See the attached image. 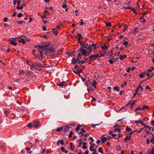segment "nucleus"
<instances>
[{"label":"nucleus","instance_id":"obj_58","mask_svg":"<svg viewBox=\"0 0 154 154\" xmlns=\"http://www.w3.org/2000/svg\"><path fill=\"white\" fill-rule=\"evenodd\" d=\"M119 127V125L118 124H116L114 127V128H116V127Z\"/></svg>","mask_w":154,"mask_h":154},{"label":"nucleus","instance_id":"obj_6","mask_svg":"<svg viewBox=\"0 0 154 154\" xmlns=\"http://www.w3.org/2000/svg\"><path fill=\"white\" fill-rule=\"evenodd\" d=\"M57 85L61 86V87L66 86H67V84L66 83V82L65 81H63L61 82H59Z\"/></svg>","mask_w":154,"mask_h":154},{"label":"nucleus","instance_id":"obj_64","mask_svg":"<svg viewBox=\"0 0 154 154\" xmlns=\"http://www.w3.org/2000/svg\"><path fill=\"white\" fill-rule=\"evenodd\" d=\"M151 124L154 126V120H153L152 121H151Z\"/></svg>","mask_w":154,"mask_h":154},{"label":"nucleus","instance_id":"obj_54","mask_svg":"<svg viewBox=\"0 0 154 154\" xmlns=\"http://www.w3.org/2000/svg\"><path fill=\"white\" fill-rule=\"evenodd\" d=\"M98 125V124H95V125H91V127L93 128H95V126L96 125Z\"/></svg>","mask_w":154,"mask_h":154},{"label":"nucleus","instance_id":"obj_5","mask_svg":"<svg viewBox=\"0 0 154 154\" xmlns=\"http://www.w3.org/2000/svg\"><path fill=\"white\" fill-rule=\"evenodd\" d=\"M72 125L71 124H69L67 125L64 129L63 131L64 133H66V132H67V131L69 130H70L71 128H72Z\"/></svg>","mask_w":154,"mask_h":154},{"label":"nucleus","instance_id":"obj_29","mask_svg":"<svg viewBox=\"0 0 154 154\" xmlns=\"http://www.w3.org/2000/svg\"><path fill=\"white\" fill-rule=\"evenodd\" d=\"M83 144L82 148L84 149L86 148L87 147V146H86V143L85 142H83Z\"/></svg>","mask_w":154,"mask_h":154},{"label":"nucleus","instance_id":"obj_23","mask_svg":"<svg viewBox=\"0 0 154 154\" xmlns=\"http://www.w3.org/2000/svg\"><path fill=\"white\" fill-rule=\"evenodd\" d=\"M81 127V126L80 125H79L77 126L75 129V131L76 132H78V131L80 129Z\"/></svg>","mask_w":154,"mask_h":154},{"label":"nucleus","instance_id":"obj_51","mask_svg":"<svg viewBox=\"0 0 154 154\" xmlns=\"http://www.w3.org/2000/svg\"><path fill=\"white\" fill-rule=\"evenodd\" d=\"M145 89H149L150 91H151V88H150V87H149L148 86H146V87H145Z\"/></svg>","mask_w":154,"mask_h":154},{"label":"nucleus","instance_id":"obj_10","mask_svg":"<svg viewBox=\"0 0 154 154\" xmlns=\"http://www.w3.org/2000/svg\"><path fill=\"white\" fill-rule=\"evenodd\" d=\"M16 39V38H13L12 39L10 40V43L13 45H16L17 43L15 42V39Z\"/></svg>","mask_w":154,"mask_h":154},{"label":"nucleus","instance_id":"obj_56","mask_svg":"<svg viewBox=\"0 0 154 154\" xmlns=\"http://www.w3.org/2000/svg\"><path fill=\"white\" fill-rule=\"evenodd\" d=\"M44 13L45 14H49V12L48 11H47L46 10H45Z\"/></svg>","mask_w":154,"mask_h":154},{"label":"nucleus","instance_id":"obj_43","mask_svg":"<svg viewBox=\"0 0 154 154\" xmlns=\"http://www.w3.org/2000/svg\"><path fill=\"white\" fill-rule=\"evenodd\" d=\"M114 131L116 132V131H118V132H119L120 131V129L119 128H116L114 130Z\"/></svg>","mask_w":154,"mask_h":154},{"label":"nucleus","instance_id":"obj_59","mask_svg":"<svg viewBox=\"0 0 154 154\" xmlns=\"http://www.w3.org/2000/svg\"><path fill=\"white\" fill-rule=\"evenodd\" d=\"M42 29L43 31H45L46 30V28L45 26H44L42 28Z\"/></svg>","mask_w":154,"mask_h":154},{"label":"nucleus","instance_id":"obj_28","mask_svg":"<svg viewBox=\"0 0 154 154\" xmlns=\"http://www.w3.org/2000/svg\"><path fill=\"white\" fill-rule=\"evenodd\" d=\"M125 130L127 131H130L131 130V129L128 126H127Z\"/></svg>","mask_w":154,"mask_h":154},{"label":"nucleus","instance_id":"obj_18","mask_svg":"<svg viewBox=\"0 0 154 154\" xmlns=\"http://www.w3.org/2000/svg\"><path fill=\"white\" fill-rule=\"evenodd\" d=\"M127 57V55L126 54H124L123 55H121L120 56L119 59L121 60H122L124 58H126Z\"/></svg>","mask_w":154,"mask_h":154},{"label":"nucleus","instance_id":"obj_7","mask_svg":"<svg viewBox=\"0 0 154 154\" xmlns=\"http://www.w3.org/2000/svg\"><path fill=\"white\" fill-rule=\"evenodd\" d=\"M144 119L143 120H140L138 121H134L135 123H139L143 126L145 125V124L144 123Z\"/></svg>","mask_w":154,"mask_h":154},{"label":"nucleus","instance_id":"obj_48","mask_svg":"<svg viewBox=\"0 0 154 154\" xmlns=\"http://www.w3.org/2000/svg\"><path fill=\"white\" fill-rule=\"evenodd\" d=\"M84 62V60H82L80 61L78 63L80 64H82Z\"/></svg>","mask_w":154,"mask_h":154},{"label":"nucleus","instance_id":"obj_52","mask_svg":"<svg viewBox=\"0 0 154 154\" xmlns=\"http://www.w3.org/2000/svg\"><path fill=\"white\" fill-rule=\"evenodd\" d=\"M146 143L148 144H149L150 143V140L148 139L146 140Z\"/></svg>","mask_w":154,"mask_h":154},{"label":"nucleus","instance_id":"obj_47","mask_svg":"<svg viewBox=\"0 0 154 154\" xmlns=\"http://www.w3.org/2000/svg\"><path fill=\"white\" fill-rule=\"evenodd\" d=\"M144 76H145V75H144V73H143V74H140L139 75V76L140 78H143V77H144Z\"/></svg>","mask_w":154,"mask_h":154},{"label":"nucleus","instance_id":"obj_40","mask_svg":"<svg viewBox=\"0 0 154 154\" xmlns=\"http://www.w3.org/2000/svg\"><path fill=\"white\" fill-rule=\"evenodd\" d=\"M81 22H80V23L81 26L83 25L84 24V23L83 22V20L81 19L80 20Z\"/></svg>","mask_w":154,"mask_h":154},{"label":"nucleus","instance_id":"obj_57","mask_svg":"<svg viewBox=\"0 0 154 154\" xmlns=\"http://www.w3.org/2000/svg\"><path fill=\"white\" fill-rule=\"evenodd\" d=\"M7 17H5L4 18V19H3V21L5 22H6L7 21Z\"/></svg>","mask_w":154,"mask_h":154},{"label":"nucleus","instance_id":"obj_13","mask_svg":"<svg viewBox=\"0 0 154 154\" xmlns=\"http://www.w3.org/2000/svg\"><path fill=\"white\" fill-rule=\"evenodd\" d=\"M135 101H131L129 102V103L126 105V106L127 105H129L130 106L132 107L133 106L134 104L135 103Z\"/></svg>","mask_w":154,"mask_h":154},{"label":"nucleus","instance_id":"obj_53","mask_svg":"<svg viewBox=\"0 0 154 154\" xmlns=\"http://www.w3.org/2000/svg\"><path fill=\"white\" fill-rule=\"evenodd\" d=\"M137 28H135L134 31V33H137L138 32L137 31Z\"/></svg>","mask_w":154,"mask_h":154},{"label":"nucleus","instance_id":"obj_31","mask_svg":"<svg viewBox=\"0 0 154 154\" xmlns=\"http://www.w3.org/2000/svg\"><path fill=\"white\" fill-rule=\"evenodd\" d=\"M154 69V67H152L150 69H149L148 70V71L149 72H151Z\"/></svg>","mask_w":154,"mask_h":154},{"label":"nucleus","instance_id":"obj_46","mask_svg":"<svg viewBox=\"0 0 154 154\" xmlns=\"http://www.w3.org/2000/svg\"><path fill=\"white\" fill-rule=\"evenodd\" d=\"M23 23H25V22L23 21H19L17 23L18 24H22Z\"/></svg>","mask_w":154,"mask_h":154},{"label":"nucleus","instance_id":"obj_21","mask_svg":"<svg viewBox=\"0 0 154 154\" xmlns=\"http://www.w3.org/2000/svg\"><path fill=\"white\" fill-rule=\"evenodd\" d=\"M148 154H154V149H152L150 151H148Z\"/></svg>","mask_w":154,"mask_h":154},{"label":"nucleus","instance_id":"obj_33","mask_svg":"<svg viewBox=\"0 0 154 154\" xmlns=\"http://www.w3.org/2000/svg\"><path fill=\"white\" fill-rule=\"evenodd\" d=\"M84 133H85L83 132H80L79 133V135H80V137H82Z\"/></svg>","mask_w":154,"mask_h":154},{"label":"nucleus","instance_id":"obj_41","mask_svg":"<svg viewBox=\"0 0 154 154\" xmlns=\"http://www.w3.org/2000/svg\"><path fill=\"white\" fill-rule=\"evenodd\" d=\"M114 89L115 90H116L117 91H119V88L117 87H115L114 88Z\"/></svg>","mask_w":154,"mask_h":154},{"label":"nucleus","instance_id":"obj_11","mask_svg":"<svg viewBox=\"0 0 154 154\" xmlns=\"http://www.w3.org/2000/svg\"><path fill=\"white\" fill-rule=\"evenodd\" d=\"M134 132H131L125 138V141H126V140H129L131 138V134L133 133Z\"/></svg>","mask_w":154,"mask_h":154},{"label":"nucleus","instance_id":"obj_3","mask_svg":"<svg viewBox=\"0 0 154 154\" xmlns=\"http://www.w3.org/2000/svg\"><path fill=\"white\" fill-rule=\"evenodd\" d=\"M33 127L35 128H38L40 126L39 122L38 120H34L32 123Z\"/></svg>","mask_w":154,"mask_h":154},{"label":"nucleus","instance_id":"obj_62","mask_svg":"<svg viewBox=\"0 0 154 154\" xmlns=\"http://www.w3.org/2000/svg\"><path fill=\"white\" fill-rule=\"evenodd\" d=\"M17 1V0H14L13 1V4L14 5H15L16 4V2Z\"/></svg>","mask_w":154,"mask_h":154},{"label":"nucleus","instance_id":"obj_60","mask_svg":"<svg viewBox=\"0 0 154 154\" xmlns=\"http://www.w3.org/2000/svg\"><path fill=\"white\" fill-rule=\"evenodd\" d=\"M4 113L5 114L7 115L8 113V112L7 111L5 110L4 112Z\"/></svg>","mask_w":154,"mask_h":154},{"label":"nucleus","instance_id":"obj_49","mask_svg":"<svg viewBox=\"0 0 154 154\" xmlns=\"http://www.w3.org/2000/svg\"><path fill=\"white\" fill-rule=\"evenodd\" d=\"M61 151L63 152H64L65 150V148L63 147H61Z\"/></svg>","mask_w":154,"mask_h":154},{"label":"nucleus","instance_id":"obj_24","mask_svg":"<svg viewBox=\"0 0 154 154\" xmlns=\"http://www.w3.org/2000/svg\"><path fill=\"white\" fill-rule=\"evenodd\" d=\"M97 83L94 80L92 83V86H94V88H96V85L97 84Z\"/></svg>","mask_w":154,"mask_h":154},{"label":"nucleus","instance_id":"obj_8","mask_svg":"<svg viewBox=\"0 0 154 154\" xmlns=\"http://www.w3.org/2000/svg\"><path fill=\"white\" fill-rule=\"evenodd\" d=\"M36 66H39V64L36 62L34 63V64L31 66V69L32 70L33 68L36 69Z\"/></svg>","mask_w":154,"mask_h":154},{"label":"nucleus","instance_id":"obj_15","mask_svg":"<svg viewBox=\"0 0 154 154\" xmlns=\"http://www.w3.org/2000/svg\"><path fill=\"white\" fill-rule=\"evenodd\" d=\"M70 146L71 149L72 150H73L75 148V145L72 142H71L70 143Z\"/></svg>","mask_w":154,"mask_h":154},{"label":"nucleus","instance_id":"obj_44","mask_svg":"<svg viewBox=\"0 0 154 154\" xmlns=\"http://www.w3.org/2000/svg\"><path fill=\"white\" fill-rule=\"evenodd\" d=\"M67 7V5L66 4L64 3L62 5V7L63 8H65Z\"/></svg>","mask_w":154,"mask_h":154},{"label":"nucleus","instance_id":"obj_38","mask_svg":"<svg viewBox=\"0 0 154 154\" xmlns=\"http://www.w3.org/2000/svg\"><path fill=\"white\" fill-rule=\"evenodd\" d=\"M73 134V133L72 132V131L70 132L68 136V137L70 138L72 137V135Z\"/></svg>","mask_w":154,"mask_h":154},{"label":"nucleus","instance_id":"obj_19","mask_svg":"<svg viewBox=\"0 0 154 154\" xmlns=\"http://www.w3.org/2000/svg\"><path fill=\"white\" fill-rule=\"evenodd\" d=\"M19 42L20 43L22 42L23 45H24L26 43L25 40L23 38H21L19 40Z\"/></svg>","mask_w":154,"mask_h":154},{"label":"nucleus","instance_id":"obj_34","mask_svg":"<svg viewBox=\"0 0 154 154\" xmlns=\"http://www.w3.org/2000/svg\"><path fill=\"white\" fill-rule=\"evenodd\" d=\"M79 145H78V147H79L80 146H81L82 145V140H81V139H80L79 140Z\"/></svg>","mask_w":154,"mask_h":154},{"label":"nucleus","instance_id":"obj_16","mask_svg":"<svg viewBox=\"0 0 154 154\" xmlns=\"http://www.w3.org/2000/svg\"><path fill=\"white\" fill-rule=\"evenodd\" d=\"M101 48L104 51H106L108 49V48L106 45H105L101 46Z\"/></svg>","mask_w":154,"mask_h":154},{"label":"nucleus","instance_id":"obj_9","mask_svg":"<svg viewBox=\"0 0 154 154\" xmlns=\"http://www.w3.org/2000/svg\"><path fill=\"white\" fill-rule=\"evenodd\" d=\"M109 138H108L105 137L104 136H102L101 137V141H102V143H104V142L108 140Z\"/></svg>","mask_w":154,"mask_h":154},{"label":"nucleus","instance_id":"obj_55","mask_svg":"<svg viewBox=\"0 0 154 154\" xmlns=\"http://www.w3.org/2000/svg\"><path fill=\"white\" fill-rule=\"evenodd\" d=\"M81 132H83L85 133V131L84 130V128H82L81 129Z\"/></svg>","mask_w":154,"mask_h":154},{"label":"nucleus","instance_id":"obj_63","mask_svg":"<svg viewBox=\"0 0 154 154\" xmlns=\"http://www.w3.org/2000/svg\"><path fill=\"white\" fill-rule=\"evenodd\" d=\"M17 14V13L16 12H14L13 14V16H14Z\"/></svg>","mask_w":154,"mask_h":154},{"label":"nucleus","instance_id":"obj_1","mask_svg":"<svg viewBox=\"0 0 154 154\" xmlns=\"http://www.w3.org/2000/svg\"><path fill=\"white\" fill-rule=\"evenodd\" d=\"M80 43L81 49L77 51L78 53V58L79 59H81L82 56L84 55V57L87 56V52L86 51L87 49L89 53H90L92 51V47L91 45H88L87 47L83 44L81 42H80Z\"/></svg>","mask_w":154,"mask_h":154},{"label":"nucleus","instance_id":"obj_17","mask_svg":"<svg viewBox=\"0 0 154 154\" xmlns=\"http://www.w3.org/2000/svg\"><path fill=\"white\" fill-rule=\"evenodd\" d=\"M78 59L77 58H73L72 60V63L75 64L78 61Z\"/></svg>","mask_w":154,"mask_h":154},{"label":"nucleus","instance_id":"obj_30","mask_svg":"<svg viewBox=\"0 0 154 154\" xmlns=\"http://www.w3.org/2000/svg\"><path fill=\"white\" fill-rule=\"evenodd\" d=\"M106 26L108 27H110L111 26V24L110 22H107L106 23Z\"/></svg>","mask_w":154,"mask_h":154},{"label":"nucleus","instance_id":"obj_35","mask_svg":"<svg viewBox=\"0 0 154 154\" xmlns=\"http://www.w3.org/2000/svg\"><path fill=\"white\" fill-rule=\"evenodd\" d=\"M28 126L29 128H32V127H33L32 126V123L31 124V123H29L28 125Z\"/></svg>","mask_w":154,"mask_h":154},{"label":"nucleus","instance_id":"obj_2","mask_svg":"<svg viewBox=\"0 0 154 154\" xmlns=\"http://www.w3.org/2000/svg\"><path fill=\"white\" fill-rule=\"evenodd\" d=\"M35 48L38 49V54L40 57H42L43 56V51L45 50L46 48L48 50V51L50 52H53L55 51L52 45L47 46L46 48L45 46L38 45L35 46ZM42 57L41 60H42Z\"/></svg>","mask_w":154,"mask_h":154},{"label":"nucleus","instance_id":"obj_50","mask_svg":"<svg viewBox=\"0 0 154 154\" xmlns=\"http://www.w3.org/2000/svg\"><path fill=\"white\" fill-rule=\"evenodd\" d=\"M128 42L127 41H125L124 42L123 45H128Z\"/></svg>","mask_w":154,"mask_h":154},{"label":"nucleus","instance_id":"obj_37","mask_svg":"<svg viewBox=\"0 0 154 154\" xmlns=\"http://www.w3.org/2000/svg\"><path fill=\"white\" fill-rule=\"evenodd\" d=\"M150 142L152 143L153 144H154V137H152V138L150 140Z\"/></svg>","mask_w":154,"mask_h":154},{"label":"nucleus","instance_id":"obj_39","mask_svg":"<svg viewBox=\"0 0 154 154\" xmlns=\"http://www.w3.org/2000/svg\"><path fill=\"white\" fill-rule=\"evenodd\" d=\"M23 14L22 13H20L18 14L17 16L18 17H20L22 16Z\"/></svg>","mask_w":154,"mask_h":154},{"label":"nucleus","instance_id":"obj_4","mask_svg":"<svg viewBox=\"0 0 154 154\" xmlns=\"http://www.w3.org/2000/svg\"><path fill=\"white\" fill-rule=\"evenodd\" d=\"M99 54H97L96 55H92L90 56L89 58L92 61L95 60L96 58L99 57Z\"/></svg>","mask_w":154,"mask_h":154},{"label":"nucleus","instance_id":"obj_32","mask_svg":"<svg viewBox=\"0 0 154 154\" xmlns=\"http://www.w3.org/2000/svg\"><path fill=\"white\" fill-rule=\"evenodd\" d=\"M78 36L79 37V40L81 38H82V35L81 34L79 33L78 35Z\"/></svg>","mask_w":154,"mask_h":154},{"label":"nucleus","instance_id":"obj_61","mask_svg":"<svg viewBox=\"0 0 154 154\" xmlns=\"http://www.w3.org/2000/svg\"><path fill=\"white\" fill-rule=\"evenodd\" d=\"M135 69L136 67L135 66H133L132 67L131 69V70H133Z\"/></svg>","mask_w":154,"mask_h":154},{"label":"nucleus","instance_id":"obj_25","mask_svg":"<svg viewBox=\"0 0 154 154\" xmlns=\"http://www.w3.org/2000/svg\"><path fill=\"white\" fill-rule=\"evenodd\" d=\"M98 151L99 152H100L101 153H103V152L102 151V147H99L98 149Z\"/></svg>","mask_w":154,"mask_h":154},{"label":"nucleus","instance_id":"obj_20","mask_svg":"<svg viewBox=\"0 0 154 154\" xmlns=\"http://www.w3.org/2000/svg\"><path fill=\"white\" fill-rule=\"evenodd\" d=\"M63 127L62 126L61 127L58 128L56 130V131L58 132H60L63 130Z\"/></svg>","mask_w":154,"mask_h":154},{"label":"nucleus","instance_id":"obj_14","mask_svg":"<svg viewBox=\"0 0 154 154\" xmlns=\"http://www.w3.org/2000/svg\"><path fill=\"white\" fill-rule=\"evenodd\" d=\"M52 31L53 33L55 35H57L58 34V31L57 29L54 28L52 29Z\"/></svg>","mask_w":154,"mask_h":154},{"label":"nucleus","instance_id":"obj_42","mask_svg":"<svg viewBox=\"0 0 154 154\" xmlns=\"http://www.w3.org/2000/svg\"><path fill=\"white\" fill-rule=\"evenodd\" d=\"M114 59H113V60H109V63L111 64H113V60H114Z\"/></svg>","mask_w":154,"mask_h":154},{"label":"nucleus","instance_id":"obj_27","mask_svg":"<svg viewBox=\"0 0 154 154\" xmlns=\"http://www.w3.org/2000/svg\"><path fill=\"white\" fill-rule=\"evenodd\" d=\"M149 108V107L147 105H144L142 107V108L143 109V111L145 109H148Z\"/></svg>","mask_w":154,"mask_h":154},{"label":"nucleus","instance_id":"obj_22","mask_svg":"<svg viewBox=\"0 0 154 154\" xmlns=\"http://www.w3.org/2000/svg\"><path fill=\"white\" fill-rule=\"evenodd\" d=\"M143 126H144L146 130H148V131L151 130V128L150 127L145 125Z\"/></svg>","mask_w":154,"mask_h":154},{"label":"nucleus","instance_id":"obj_12","mask_svg":"<svg viewBox=\"0 0 154 154\" xmlns=\"http://www.w3.org/2000/svg\"><path fill=\"white\" fill-rule=\"evenodd\" d=\"M97 45L96 43L94 44L93 43L91 45V46L92 47V48H93V49H94V52H95V50L97 48Z\"/></svg>","mask_w":154,"mask_h":154},{"label":"nucleus","instance_id":"obj_26","mask_svg":"<svg viewBox=\"0 0 154 154\" xmlns=\"http://www.w3.org/2000/svg\"><path fill=\"white\" fill-rule=\"evenodd\" d=\"M140 110L141 111H143V109L142 107H141L140 106H138L137 108H136L135 111H136L137 110Z\"/></svg>","mask_w":154,"mask_h":154},{"label":"nucleus","instance_id":"obj_36","mask_svg":"<svg viewBox=\"0 0 154 154\" xmlns=\"http://www.w3.org/2000/svg\"><path fill=\"white\" fill-rule=\"evenodd\" d=\"M123 28L124 29L123 30V31L124 32H125L127 29L126 25H124Z\"/></svg>","mask_w":154,"mask_h":154},{"label":"nucleus","instance_id":"obj_45","mask_svg":"<svg viewBox=\"0 0 154 154\" xmlns=\"http://www.w3.org/2000/svg\"><path fill=\"white\" fill-rule=\"evenodd\" d=\"M142 82H141L140 83V85H139V86L138 87V88H140L141 89V90H143V88L141 87V83Z\"/></svg>","mask_w":154,"mask_h":154}]
</instances>
